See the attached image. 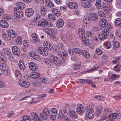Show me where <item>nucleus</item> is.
<instances>
[{
	"instance_id": "62",
	"label": "nucleus",
	"mask_w": 121,
	"mask_h": 121,
	"mask_svg": "<svg viewBox=\"0 0 121 121\" xmlns=\"http://www.w3.org/2000/svg\"><path fill=\"white\" fill-rule=\"evenodd\" d=\"M115 60H113L112 61V63L113 64H117L119 60V57H115Z\"/></svg>"
},
{
	"instance_id": "64",
	"label": "nucleus",
	"mask_w": 121,
	"mask_h": 121,
	"mask_svg": "<svg viewBox=\"0 0 121 121\" xmlns=\"http://www.w3.org/2000/svg\"><path fill=\"white\" fill-rule=\"evenodd\" d=\"M98 14L100 16L104 17L105 16V14L104 12L101 11H100L98 12Z\"/></svg>"
},
{
	"instance_id": "50",
	"label": "nucleus",
	"mask_w": 121,
	"mask_h": 121,
	"mask_svg": "<svg viewBox=\"0 0 121 121\" xmlns=\"http://www.w3.org/2000/svg\"><path fill=\"white\" fill-rule=\"evenodd\" d=\"M46 9L44 7H42L40 9V13L43 15H44L46 13Z\"/></svg>"
},
{
	"instance_id": "14",
	"label": "nucleus",
	"mask_w": 121,
	"mask_h": 121,
	"mask_svg": "<svg viewBox=\"0 0 121 121\" xmlns=\"http://www.w3.org/2000/svg\"><path fill=\"white\" fill-rule=\"evenodd\" d=\"M103 9L106 13L109 12L110 10V7L109 5L106 3H104L102 5Z\"/></svg>"
},
{
	"instance_id": "34",
	"label": "nucleus",
	"mask_w": 121,
	"mask_h": 121,
	"mask_svg": "<svg viewBox=\"0 0 121 121\" xmlns=\"http://www.w3.org/2000/svg\"><path fill=\"white\" fill-rule=\"evenodd\" d=\"M0 26L4 28H7L9 26V24L6 22L1 20L0 21Z\"/></svg>"
},
{
	"instance_id": "44",
	"label": "nucleus",
	"mask_w": 121,
	"mask_h": 121,
	"mask_svg": "<svg viewBox=\"0 0 121 121\" xmlns=\"http://www.w3.org/2000/svg\"><path fill=\"white\" fill-rule=\"evenodd\" d=\"M22 40V39L21 36H18L16 39V43L19 45L21 44Z\"/></svg>"
},
{
	"instance_id": "37",
	"label": "nucleus",
	"mask_w": 121,
	"mask_h": 121,
	"mask_svg": "<svg viewBox=\"0 0 121 121\" xmlns=\"http://www.w3.org/2000/svg\"><path fill=\"white\" fill-rule=\"evenodd\" d=\"M60 62L57 57H56L53 56V65H54L56 67L59 66L60 65Z\"/></svg>"
},
{
	"instance_id": "10",
	"label": "nucleus",
	"mask_w": 121,
	"mask_h": 121,
	"mask_svg": "<svg viewBox=\"0 0 121 121\" xmlns=\"http://www.w3.org/2000/svg\"><path fill=\"white\" fill-rule=\"evenodd\" d=\"M45 49L47 50L50 51L52 49L51 44L49 42H44L43 44Z\"/></svg>"
},
{
	"instance_id": "49",
	"label": "nucleus",
	"mask_w": 121,
	"mask_h": 121,
	"mask_svg": "<svg viewBox=\"0 0 121 121\" xmlns=\"http://www.w3.org/2000/svg\"><path fill=\"white\" fill-rule=\"evenodd\" d=\"M56 16H59L60 15V13L57 9L53 8V13Z\"/></svg>"
},
{
	"instance_id": "25",
	"label": "nucleus",
	"mask_w": 121,
	"mask_h": 121,
	"mask_svg": "<svg viewBox=\"0 0 121 121\" xmlns=\"http://www.w3.org/2000/svg\"><path fill=\"white\" fill-rule=\"evenodd\" d=\"M77 107L76 112L78 113H81L83 111V109L84 107L82 106L81 104H78Z\"/></svg>"
},
{
	"instance_id": "31",
	"label": "nucleus",
	"mask_w": 121,
	"mask_h": 121,
	"mask_svg": "<svg viewBox=\"0 0 121 121\" xmlns=\"http://www.w3.org/2000/svg\"><path fill=\"white\" fill-rule=\"evenodd\" d=\"M16 5L18 8L21 9H24L26 7L25 4L24 3L20 2H18L16 3Z\"/></svg>"
},
{
	"instance_id": "32",
	"label": "nucleus",
	"mask_w": 121,
	"mask_h": 121,
	"mask_svg": "<svg viewBox=\"0 0 121 121\" xmlns=\"http://www.w3.org/2000/svg\"><path fill=\"white\" fill-rule=\"evenodd\" d=\"M35 15L34 17V20L35 21H37L41 19V16L39 11H36L35 12Z\"/></svg>"
},
{
	"instance_id": "3",
	"label": "nucleus",
	"mask_w": 121,
	"mask_h": 121,
	"mask_svg": "<svg viewBox=\"0 0 121 121\" xmlns=\"http://www.w3.org/2000/svg\"><path fill=\"white\" fill-rule=\"evenodd\" d=\"M49 114V110L48 108H44L43 110V112H41L40 116L43 119L45 120L47 118V116Z\"/></svg>"
},
{
	"instance_id": "56",
	"label": "nucleus",
	"mask_w": 121,
	"mask_h": 121,
	"mask_svg": "<svg viewBox=\"0 0 121 121\" xmlns=\"http://www.w3.org/2000/svg\"><path fill=\"white\" fill-rule=\"evenodd\" d=\"M95 52L96 54L98 55H101L103 53V52L102 50L99 48L96 49Z\"/></svg>"
},
{
	"instance_id": "17",
	"label": "nucleus",
	"mask_w": 121,
	"mask_h": 121,
	"mask_svg": "<svg viewBox=\"0 0 121 121\" xmlns=\"http://www.w3.org/2000/svg\"><path fill=\"white\" fill-rule=\"evenodd\" d=\"M58 117L61 119H64L66 121H69L70 119L66 115H65L63 114V112L60 111L58 116Z\"/></svg>"
},
{
	"instance_id": "57",
	"label": "nucleus",
	"mask_w": 121,
	"mask_h": 121,
	"mask_svg": "<svg viewBox=\"0 0 121 121\" xmlns=\"http://www.w3.org/2000/svg\"><path fill=\"white\" fill-rule=\"evenodd\" d=\"M57 47L58 49L59 50H58V51H62L63 50L64 46L62 44H61L60 43H59L58 44Z\"/></svg>"
},
{
	"instance_id": "43",
	"label": "nucleus",
	"mask_w": 121,
	"mask_h": 121,
	"mask_svg": "<svg viewBox=\"0 0 121 121\" xmlns=\"http://www.w3.org/2000/svg\"><path fill=\"white\" fill-rule=\"evenodd\" d=\"M80 67V62L79 61L76 63L75 64H73V69H78Z\"/></svg>"
},
{
	"instance_id": "58",
	"label": "nucleus",
	"mask_w": 121,
	"mask_h": 121,
	"mask_svg": "<svg viewBox=\"0 0 121 121\" xmlns=\"http://www.w3.org/2000/svg\"><path fill=\"white\" fill-rule=\"evenodd\" d=\"M103 109L102 108H98L96 110V114L98 115H99L102 112Z\"/></svg>"
},
{
	"instance_id": "22",
	"label": "nucleus",
	"mask_w": 121,
	"mask_h": 121,
	"mask_svg": "<svg viewBox=\"0 0 121 121\" xmlns=\"http://www.w3.org/2000/svg\"><path fill=\"white\" fill-rule=\"evenodd\" d=\"M85 32L83 28H81L78 29V34L80 39L85 36Z\"/></svg>"
},
{
	"instance_id": "15",
	"label": "nucleus",
	"mask_w": 121,
	"mask_h": 121,
	"mask_svg": "<svg viewBox=\"0 0 121 121\" xmlns=\"http://www.w3.org/2000/svg\"><path fill=\"white\" fill-rule=\"evenodd\" d=\"M81 52L80 55H82L83 57L86 59L89 58L90 56V54L86 50H82Z\"/></svg>"
},
{
	"instance_id": "30",
	"label": "nucleus",
	"mask_w": 121,
	"mask_h": 121,
	"mask_svg": "<svg viewBox=\"0 0 121 121\" xmlns=\"http://www.w3.org/2000/svg\"><path fill=\"white\" fill-rule=\"evenodd\" d=\"M38 51L43 56H47L48 55V52L45 50L43 48H39L38 49Z\"/></svg>"
},
{
	"instance_id": "20",
	"label": "nucleus",
	"mask_w": 121,
	"mask_h": 121,
	"mask_svg": "<svg viewBox=\"0 0 121 121\" xmlns=\"http://www.w3.org/2000/svg\"><path fill=\"white\" fill-rule=\"evenodd\" d=\"M82 6L85 8H89L91 5V3L88 0L83 2L82 4Z\"/></svg>"
},
{
	"instance_id": "61",
	"label": "nucleus",
	"mask_w": 121,
	"mask_h": 121,
	"mask_svg": "<svg viewBox=\"0 0 121 121\" xmlns=\"http://www.w3.org/2000/svg\"><path fill=\"white\" fill-rule=\"evenodd\" d=\"M112 111V110L110 108H106L104 110V112L105 114H107L110 113Z\"/></svg>"
},
{
	"instance_id": "18",
	"label": "nucleus",
	"mask_w": 121,
	"mask_h": 121,
	"mask_svg": "<svg viewBox=\"0 0 121 121\" xmlns=\"http://www.w3.org/2000/svg\"><path fill=\"white\" fill-rule=\"evenodd\" d=\"M99 24L101 27L104 28L108 26L107 21L105 19L101 20L99 22Z\"/></svg>"
},
{
	"instance_id": "2",
	"label": "nucleus",
	"mask_w": 121,
	"mask_h": 121,
	"mask_svg": "<svg viewBox=\"0 0 121 121\" xmlns=\"http://www.w3.org/2000/svg\"><path fill=\"white\" fill-rule=\"evenodd\" d=\"M121 118V114L112 113L109 114L108 116V121H116V119H120Z\"/></svg>"
},
{
	"instance_id": "19",
	"label": "nucleus",
	"mask_w": 121,
	"mask_h": 121,
	"mask_svg": "<svg viewBox=\"0 0 121 121\" xmlns=\"http://www.w3.org/2000/svg\"><path fill=\"white\" fill-rule=\"evenodd\" d=\"M90 20L92 21H96L98 18V15L94 13H91L89 15Z\"/></svg>"
},
{
	"instance_id": "53",
	"label": "nucleus",
	"mask_w": 121,
	"mask_h": 121,
	"mask_svg": "<svg viewBox=\"0 0 121 121\" xmlns=\"http://www.w3.org/2000/svg\"><path fill=\"white\" fill-rule=\"evenodd\" d=\"M81 50L80 49H79V48H73V51L74 53L78 54L79 55H80L81 54Z\"/></svg>"
},
{
	"instance_id": "63",
	"label": "nucleus",
	"mask_w": 121,
	"mask_h": 121,
	"mask_svg": "<svg viewBox=\"0 0 121 121\" xmlns=\"http://www.w3.org/2000/svg\"><path fill=\"white\" fill-rule=\"evenodd\" d=\"M29 54L30 56L32 58H33L36 55L35 52L34 51H31L30 53Z\"/></svg>"
},
{
	"instance_id": "52",
	"label": "nucleus",
	"mask_w": 121,
	"mask_h": 121,
	"mask_svg": "<svg viewBox=\"0 0 121 121\" xmlns=\"http://www.w3.org/2000/svg\"><path fill=\"white\" fill-rule=\"evenodd\" d=\"M12 20L14 22H17L19 21L20 18L17 16L16 14H14V15L13 17Z\"/></svg>"
},
{
	"instance_id": "16",
	"label": "nucleus",
	"mask_w": 121,
	"mask_h": 121,
	"mask_svg": "<svg viewBox=\"0 0 121 121\" xmlns=\"http://www.w3.org/2000/svg\"><path fill=\"white\" fill-rule=\"evenodd\" d=\"M44 62H45L46 65L49 66H52L53 63V59L51 57L50 59H48L47 58H44Z\"/></svg>"
},
{
	"instance_id": "8",
	"label": "nucleus",
	"mask_w": 121,
	"mask_h": 121,
	"mask_svg": "<svg viewBox=\"0 0 121 121\" xmlns=\"http://www.w3.org/2000/svg\"><path fill=\"white\" fill-rule=\"evenodd\" d=\"M34 13V11L31 8L26 9L25 11V14L28 17H30L32 16Z\"/></svg>"
},
{
	"instance_id": "23",
	"label": "nucleus",
	"mask_w": 121,
	"mask_h": 121,
	"mask_svg": "<svg viewBox=\"0 0 121 121\" xmlns=\"http://www.w3.org/2000/svg\"><path fill=\"white\" fill-rule=\"evenodd\" d=\"M58 55L61 57L62 59L65 60L66 58V57L67 56V54L66 52L65 51L63 52L61 51H59L57 52Z\"/></svg>"
},
{
	"instance_id": "48",
	"label": "nucleus",
	"mask_w": 121,
	"mask_h": 121,
	"mask_svg": "<svg viewBox=\"0 0 121 121\" xmlns=\"http://www.w3.org/2000/svg\"><path fill=\"white\" fill-rule=\"evenodd\" d=\"M115 34L117 38L121 39V30H117Z\"/></svg>"
},
{
	"instance_id": "21",
	"label": "nucleus",
	"mask_w": 121,
	"mask_h": 121,
	"mask_svg": "<svg viewBox=\"0 0 121 121\" xmlns=\"http://www.w3.org/2000/svg\"><path fill=\"white\" fill-rule=\"evenodd\" d=\"M29 66V69L31 70L35 71L37 69V65L33 62H31L30 63Z\"/></svg>"
},
{
	"instance_id": "29",
	"label": "nucleus",
	"mask_w": 121,
	"mask_h": 121,
	"mask_svg": "<svg viewBox=\"0 0 121 121\" xmlns=\"http://www.w3.org/2000/svg\"><path fill=\"white\" fill-rule=\"evenodd\" d=\"M44 31L46 32L48 35L51 36H53V30L50 28L47 29L46 28H44L43 29Z\"/></svg>"
},
{
	"instance_id": "12",
	"label": "nucleus",
	"mask_w": 121,
	"mask_h": 121,
	"mask_svg": "<svg viewBox=\"0 0 121 121\" xmlns=\"http://www.w3.org/2000/svg\"><path fill=\"white\" fill-rule=\"evenodd\" d=\"M48 24V22L45 19H43L40 21L38 22V26L43 27L46 26Z\"/></svg>"
},
{
	"instance_id": "11",
	"label": "nucleus",
	"mask_w": 121,
	"mask_h": 121,
	"mask_svg": "<svg viewBox=\"0 0 121 121\" xmlns=\"http://www.w3.org/2000/svg\"><path fill=\"white\" fill-rule=\"evenodd\" d=\"M64 22L61 19H59L57 20L56 23V26L58 28H61L64 25Z\"/></svg>"
},
{
	"instance_id": "55",
	"label": "nucleus",
	"mask_w": 121,
	"mask_h": 121,
	"mask_svg": "<svg viewBox=\"0 0 121 121\" xmlns=\"http://www.w3.org/2000/svg\"><path fill=\"white\" fill-rule=\"evenodd\" d=\"M119 77L120 75H117L116 74H112L111 76V79L113 80H115Z\"/></svg>"
},
{
	"instance_id": "41",
	"label": "nucleus",
	"mask_w": 121,
	"mask_h": 121,
	"mask_svg": "<svg viewBox=\"0 0 121 121\" xmlns=\"http://www.w3.org/2000/svg\"><path fill=\"white\" fill-rule=\"evenodd\" d=\"M86 35L87 37L92 39L95 35V34L92 32L89 31H86Z\"/></svg>"
},
{
	"instance_id": "1",
	"label": "nucleus",
	"mask_w": 121,
	"mask_h": 121,
	"mask_svg": "<svg viewBox=\"0 0 121 121\" xmlns=\"http://www.w3.org/2000/svg\"><path fill=\"white\" fill-rule=\"evenodd\" d=\"M107 28L103 30L101 33L99 34L98 35L99 39L100 40H103L107 38V36L109 35V29H112V26L110 25H108Z\"/></svg>"
},
{
	"instance_id": "36",
	"label": "nucleus",
	"mask_w": 121,
	"mask_h": 121,
	"mask_svg": "<svg viewBox=\"0 0 121 121\" xmlns=\"http://www.w3.org/2000/svg\"><path fill=\"white\" fill-rule=\"evenodd\" d=\"M32 38L35 41L38 42L39 41L40 39L38 37L37 34L35 33H33L31 35Z\"/></svg>"
},
{
	"instance_id": "33",
	"label": "nucleus",
	"mask_w": 121,
	"mask_h": 121,
	"mask_svg": "<svg viewBox=\"0 0 121 121\" xmlns=\"http://www.w3.org/2000/svg\"><path fill=\"white\" fill-rule=\"evenodd\" d=\"M43 2V4H45L47 6H48L49 8L52 7H53V4L49 0L47 1L46 0H42Z\"/></svg>"
},
{
	"instance_id": "35",
	"label": "nucleus",
	"mask_w": 121,
	"mask_h": 121,
	"mask_svg": "<svg viewBox=\"0 0 121 121\" xmlns=\"http://www.w3.org/2000/svg\"><path fill=\"white\" fill-rule=\"evenodd\" d=\"M83 44L85 46H88L89 44V41L87 38L84 36L82 38H81Z\"/></svg>"
},
{
	"instance_id": "51",
	"label": "nucleus",
	"mask_w": 121,
	"mask_h": 121,
	"mask_svg": "<svg viewBox=\"0 0 121 121\" xmlns=\"http://www.w3.org/2000/svg\"><path fill=\"white\" fill-rule=\"evenodd\" d=\"M2 18L5 20H8L10 19V17L9 15L6 14H4L1 17Z\"/></svg>"
},
{
	"instance_id": "24",
	"label": "nucleus",
	"mask_w": 121,
	"mask_h": 121,
	"mask_svg": "<svg viewBox=\"0 0 121 121\" xmlns=\"http://www.w3.org/2000/svg\"><path fill=\"white\" fill-rule=\"evenodd\" d=\"M68 114L69 117L72 119L75 118L77 116L76 113L73 110H70L69 111Z\"/></svg>"
},
{
	"instance_id": "59",
	"label": "nucleus",
	"mask_w": 121,
	"mask_h": 121,
	"mask_svg": "<svg viewBox=\"0 0 121 121\" xmlns=\"http://www.w3.org/2000/svg\"><path fill=\"white\" fill-rule=\"evenodd\" d=\"M23 43L25 47H29L30 45L29 43L27 40H24Z\"/></svg>"
},
{
	"instance_id": "38",
	"label": "nucleus",
	"mask_w": 121,
	"mask_h": 121,
	"mask_svg": "<svg viewBox=\"0 0 121 121\" xmlns=\"http://www.w3.org/2000/svg\"><path fill=\"white\" fill-rule=\"evenodd\" d=\"M15 77L19 79H21L22 77L20 71L18 70H16L15 71Z\"/></svg>"
},
{
	"instance_id": "9",
	"label": "nucleus",
	"mask_w": 121,
	"mask_h": 121,
	"mask_svg": "<svg viewBox=\"0 0 121 121\" xmlns=\"http://www.w3.org/2000/svg\"><path fill=\"white\" fill-rule=\"evenodd\" d=\"M30 115L31 117L33 119V120H34L35 121H43L42 120L40 119L39 117L35 112H31Z\"/></svg>"
},
{
	"instance_id": "28",
	"label": "nucleus",
	"mask_w": 121,
	"mask_h": 121,
	"mask_svg": "<svg viewBox=\"0 0 121 121\" xmlns=\"http://www.w3.org/2000/svg\"><path fill=\"white\" fill-rule=\"evenodd\" d=\"M18 66L20 69L24 71L25 69V66L24 64V61L22 60H20L19 62Z\"/></svg>"
},
{
	"instance_id": "60",
	"label": "nucleus",
	"mask_w": 121,
	"mask_h": 121,
	"mask_svg": "<svg viewBox=\"0 0 121 121\" xmlns=\"http://www.w3.org/2000/svg\"><path fill=\"white\" fill-rule=\"evenodd\" d=\"M105 46L107 49H109L111 47V44L110 42L108 41L106 43Z\"/></svg>"
},
{
	"instance_id": "4",
	"label": "nucleus",
	"mask_w": 121,
	"mask_h": 121,
	"mask_svg": "<svg viewBox=\"0 0 121 121\" xmlns=\"http://www.w3.org/2000/svg\"><path fill=\"white\" fill-rule=\"evenodd\" d=\"M86 116L89 118L91 119L93 118L94 115V112L93 109L91 108H87L86 112Z\"/></svg>"
},
{
	"instance_id": "39",
	"label": "nucleus",
	"mask_w": 121,
	"mask_h": 121,
	"mask_svg": "<svg viewBox=\"0 0 121 121\" xmlns=\"http://www.w3.org/2000/svg\"><path fill=\"white\" fill-rule=\"evenodd\" d=\"M40 74L38 72H35L31 73L30 74V77L33 78L35 79L39 77Z\"/></svg>"
},
{
	"instance_id": "5",
	"label": "nucleus",
	"mask_w": 121,
	"mask_h": 121,
	"mask_svg": "<svg viewBox=\"0 0 121 121\" xmlns=\"http://www.w3.org/2000/svg\"><path fill=\"white\" fill-rule=\"evenodd\" d=\"M12 51L13 53L17 56H19L20 54V50L19 48L16 46L11 47Z\"/></svg>"
},
{
	"instance_id": "54",
	"label": "nucleus",
	"mask_w": 121,
	"mask_h": 121,
	"mask_svg": "<svg viewBox=\"0 0 121 121\" xmlns=\"http://www.w3.org/2000/svg\"><path fill=\"white\" fill-rule=\"evenodd\" d=\"M23 13L21 11H16V14L19 18L22 17L23 15Z\"/></svg>"
},
{
	"instance_id": "45",
	"label": "nucleus",
	"mask_w": 121,
	"mask_h": 121,
	"mask_svg": "<svg viewBox=\"0 0 121 121\" xmlns=\"http://www.w3.org/2000/svg\"><path fill=\"white\" fill-rule=\"evenodd\" d=\"M22 119L21 121H30V119L29 117L28 116L24 115L22 117Z\"/></svg>"
},
{
	"instance_id": "27",
	"label": "nucleus",
	"mask_w": 121,
	"mask_h": 121,
	"mask_svg": "<svg viewBox=\"0 0 121 121\" xmlns=\"http://www.w3.org/2000/svg\"><path fill=\"white\" fill-rule=\"evenodd\" d=\"M10 50L7 48H5L3 49L2 52L4 55L6 56H9L11 53Z\"/></svg>"
},
{
	"instance_id": "26",
	"label": "nucleus",
	"mask_w": 121,
	"mask_h": 121,
	"mask_svg": "<svg viewBox=\"0 0 121 121\" xmlns=\"http://www.w3.org/2000/svg\"><path fill=\"white\" fill-rule=\"evenodd\" d=\"M8 35L10 37L14 38L16 36V34L14 30H10L8 31Z\"/></svg>"
},
{
	"instance_id": "13",
	"label": "nucleus",
	"mask_w": 121,
	"mask_h": 121,
	"mask_svg": "<svg viewBox=\"0 0 121 121\" xmlns=\"http://www.w3.org/2000/svg\"><path fill=\"white\" fill-rule=\"evenodd\" d=\"M68 7L72 9H76L78 6L77 4L74 2H70L67 4Z\"/></svg>"
},
{
	"instance_id": "7",
	"label": "nucleus",
	"mask_w": 121,
	"mask_h": 121,
	"mask_svg": "<svg viewBox=\"0 0 121 121\" xmlns=\"http://www.w3.org/2000/svg\"><path fill=\"white\" fill-rule=\"evenodd\" d=\"M0 67H1L4 70L3 73L5 75L7 76L8 74V67L6 64L4 63H1L0 64Z\"/></svg>"
},
{
	"instance_id": "42",
	"label": "nucleus",
	"mask_w": 121,
	"mask_h": 121,
	"mask_svg": "<svg viewBox=\"0 0 121 121\" xmlns=\"http://www.w3.org/2000/svg\"><path fill=\"white\" fill-rule=\"evenodd\" d=\"M114 24L117 26L119 27L121 24V19L120 18H117L114 21Z\"/></svg>"
},
{
	"instance_id": "46",
	"label": "nucleus",
	"mask_w": 121,
	"mask_h": 121,
	"mask_svg": "<svg viewBox=\"0 0 121 121\" xmlns=\"http://www.w3.org/2000/svg\"><path fill=\"white\" fill-rule=\"evenodd\" d=\"M112 43V45L114 48H118L120 46V44L117 41H114Z\"/></svg>"
},
{
	"instance_id": "6",
	"label": "nucleus",
	"mask_w": 121,
	"mask_h": 121,
	"mask_svg": "<svg viewBox=\"0 0 121 121\" xmlns=\"http://www.w3.org/2000/svg\"><path fill=\"white\" fill-rule=\"evenodd\" d=\"M18 83L20 85L25 88H27L30 86V83L29 82L23 80L19 81Z\"/></svg>"
},
{
	"instance_id": "40",
	"label": "nucleus",
	"mask_w": 121,
	"mask_h": 121,
	"mask_svg": "<svg viewBox=\"0 0 121 121\" xmlns=\"http://www.w3.org/2000/svg\"><path fill=\"white\" fill-rule=\"evenodd\" d=\"M38 80L40 84L41 83L46 84L47 82L48 81L47 78L44 77L40 78L38 79Z\"/></svg>"
},
{
	"instance_id": "47",
	"label": "nucleus",
	"mask_w": 121,
	"mask_h": 121,
	"mask_svg": "<svg viewBox=\"0 0 121 121\" xmlns=\"http://www.w3.org/2000/svg\"><path fill=\"white\" fill-rule=\"evenodd\" d=\"M101 1L100 0H97L96 1L95 6L97 8L100 9L101 8Z\"/></svg>"
}]
</instances>
